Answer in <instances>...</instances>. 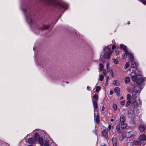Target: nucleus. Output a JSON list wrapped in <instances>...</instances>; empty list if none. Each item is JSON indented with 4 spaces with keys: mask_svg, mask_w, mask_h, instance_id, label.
Listing matches in <instances>:
<instances>
[{
    "mask_svg": "<svg viewBox=\"0 0 146 146\" xmlns=\"http://www.w3.org/2000/svg\"><path fill=\"white\" fill-rule=\"evenodd\" d=\"M111 127V125L109 124L108 126V128L109 129V130H110Z\"/></svg>",
    "mask_w": 146,
    "mask_h": 146,
    "instance_id": "nucleus-54",
    "label": "nucleus"
},
{
    "mask_svg": "<svg viewBox=\"0 0 146 146\" xmlns=\"http://www.w3.org/2000/svg\"><path fill=\"white\" fill-rule=\"evenodd\" d=\"M52 23L51 24V25L50 26V27H52V28L51 29H52V28L53 27H54V25H52L53 24V23H52Z\"/></svg>",
    "mask_w": 146,
    "mask_h": 146,
    "instance_id": "nucleus-61",
    "label": "nucleus"
},
{
    "mask_svg": "<svg viewBox=\"0 0 146 146\" xmlns=\"http://www.w3.org/2000/svg\"><path fill=\"white\" fill-rule=\"evenodd\" d=\"M101 61L102 63H104L105 62V61L104 60H103L102 58L101 59Z\"/></svg>",
    "mask_w": 146,
    "mask_h": 146,
    "instance_id": "nucleus-57",
    "label": "nucleus"
},
{
    "mask_svg": "<svg viewBox=\"0 0 146 146\" xmlns=\"http://www.w3.org/2000/svg\"><path fill=\"white\" fill-rule=\"evenodd\" d=\"M136 70H133L132 72H131L132 73H134V75L132 76L131 78L133 81L134 82H136L138 79V76H142V74L141 70L137 69L136 68Z\"/></svg>",
    "mask_w": 146,
    "mask_h": 146,
    "instance_id": "nucleus-2",
    "label": "nucleus"
},
{
    "mask_svg": "<svg viewBox=\"0 0 146 146\" xmlns=\"http://www.w3.org/2000/svg\"><path fill=\"white\" fill-rule=\"evenodd\" d=\"M103 50L105 52L104 53L102 56L104 59H109L113 52V50H111V51L109 52L107 51L106 50V49H104Z\"/></svg>",
    "mask_w": 146,
    "mask_h": 146,
    "instance_id": "nucleus-3",
    "label": "nucleus"
},
{
    "mask_svg": "<svg viewBox=\"0 0 146 146\" xmlns=\"http://www.w3.org/2000/svg\"><path fill=\"white\" fill-rule=\"evenodd\" d=\"M112 108L114 110H116L117 109V104H113Z\"/></svg>",
    "mask_w": 146,
    "mask_h": 146,
    "instance_id": "nucleus-31",
    "label": "nucleus"
},
{
    "mask_svg": "<svg viewBox=\"0 0 146 146\" xmlns=\"http://www.w3.org/2000/svg\"><path fill=\"white\" fill-rule=\"evenodd\" d=\"M125 120V117L123 115H121L120 117V121H119V123L118 124L120 125V124H121L122 123H124Z\"/></svg>",
    "mask_w": 146,
    "mask_h": 146,
    "instance_id": "nucleus-11",
    "label": "nucleus"
},
{
    "mask_svg": "<svg viewBox=\"0 0 146 146\" xmlns=\"http://www.w3.org/2000/svg\"><path fill=\"white\" fill-rule=\"evenodd\" d=\"M119 48L123 50L125 52V53L126 52H127L128 51L127 49V47L123 44H120Z\"/></svg>",
    "mask_w": 146,
    "mask_h": 146,
    "instance_id": "nucleus-12",
    "label": "nucleus"
},
{
    "mask_svg": "<svg viewBox=\"0 0 146 146\" xmlns=\"http://www.w3.org/2000/svg\"><path fill=\"white\" fill-rule=\"evenodd\" d=\"M109 72L110 73L111 75L112 76V77H113V70L112 69H110L109 70Z\"/></svg>",
    "mask_w": 146,
    "mask_h": 146,
    "instance_id": "nucleus-40",
    "label": "nucleus"
},
{
    "mask_svg": "<svg viewBox=\"0 0 146 146\" xmlns=\"http://www.w3.org/2000/svg\"><path fill=\"white\" fill-rule=\"evenodd\" d=\"M126 55H127L130 61H131L133 60L134 56L133 53L131 52H129V51L126 52L125 53Z\"/></svg>",
    "mask_w": 146,
    "mask_h": 146,
    "instance_id": "nucleus-6",
    "label": "nucleus"
},
{
    "mask_svg": "<svg viewBox=\"0 0 146 146\" xmlns=\"http://www.w3.org/2000/svg\"><path fill=\"white\" fill-rule=\"evenodd\" d=\"M112 43L114 44H116V43H115V40H114V39H113V40H112Z\"/></svg>",
    "mask_w": 146,
    "mask_h": 146,
    "instance_id": "nucleus-59",
    "label": "nucleus"
},
{
    "mask_svg": "<svg viewBox=\"0 0 146 146\" xmlns=\"http://www.w3.org/2000/svg\"><path fill=\"white\" fill-rule=\"evenodd\" d=\"M44 146H49V142L48 141L46 140L44 141Z\"/></svg>",
    "mask_w": 146,
    "mask_h": 146,
    "instance_id": "nucleus-30",
    "label": "nucleus"
},
{
    "mask_svg": "<svg viewBox=\"0 0 146 146\" xmlns=\"http://www.w3.org/2000/svg\"><path fill=\"white\" fill-rule=\"evenodd\" d=\"M115 54L117 55H119V50H115Z\"/></svg>",
    "mask_w": 146,
    "mask_h": 146,
    "instance_id": "nucleus-45",
    "label": "nucleus"
},
{
    "mask_svg": "<svg viewBox=\"0 0 146 146\" xmlns=\"http://www.w3.org/2000/svg\"><path fill=\"white\" fill-rule=\"evenodd\" d=\"M36 48V47H33V50H34V51H35V49Z\"/></svg>",
    "mask_w": 146,
    "mask_h": 146,
    "instance_id": "nucleus-63",
    "label": "nucleus"
},
{
    "mask_svg": "<svg viewBox=\"0 0 146 146\" xmlns=\"http://www.w3.org/2000/svg\"><path fill=\"white\" fill-rule=\"evenodd\" d=\"M136 134L137 133L135 131L132 130L126 133L125 135L126 136V138H128L131 137L135 136Z\"/></svg>",
    "mask_w": 146,
    "mask_h": 146,
    "instance_id": "nucleus-5",
    "label": "nucleus"
},
{
    "mask_svg": "<svg viewBox=\"0 0 146 146\" xmlns=\"http://www.w3.org/2000/svg\"><path fill=\"white\" fill-rule=\"evenodd\" d=\"M137 87V85H136V84H135L134 85V86L133 87V89L132 90L131 92H133L135 93H137L139 92L140 91H139L138 90H136V88Z\"/></svg>",
    "mask_w": 146,
    "mask_h": 146,
    "instance_id": "nucleus-19",
    "label": "nucleus"
},
{
    "mask_svg": "<svg viewBox=\"0 0 146 146\" xmlns=\"http://www.w3.org/2000/svg\"><path fill=\"white\" fill-rule=\"evenodd\" d=\"M120 125L118 124L116 126V129L117 131L119 133H121L123 131L120 129Z\"/></svg>",
    "mask_w": 146,
    "mask_h": 146,
    "instance_id": "nucleus-18",
    "label": "nucleus"
},
{
    "mask_svg": "<svg viewBox=\"0 0 146 146\" xmlns=\"http://www.w3.org/2000/svg\"><path fill=\"white\" fill-rule=\"evenodd\" d=\"M138 89H140V90H141L143 89V87L140 86H138Z\"/></svg>",
    "mask_w": 146,
    "mask_h": 146,
    "instance_id": "nucleus-51",
    "label": "nucleus"
},
{
    "mask_svg": "<svg viewBox=\"0 0 146 146\" xmlns=\"http://www.w3.org/2000/svg\"><path fill=\"white\" fill-rule=\"evenodd\" d=\"M105 107L104 106H103L102 107V111H103L104 110H105Z\"/></svg>",
    "mask_w": 146,
    "mask_h": 146,
    "instance_id": "nucleus-58",
    "label": "nucleus"
},
{
    "mask_svg": "<svg viewBox=\"0 0 146 146\" xmlns=\"http://www.w3.org/2000/svg\"><path fill=\"white\" fill-rule=\"evenodd\" d=\"M113 62L115 64H117L118 62V61L117 59H113Z\"/></svg>",
    "mask_w": 146,
    "mask_h": 146,
    "instance_id": "nucleus-42",
    "label": "nucleus"
},
{
    "mask_svg": "<svg viewBox=\"0 0 146 146\" xmlns=\"http://www.w3.org/2000/svg\"><path fill=\"white\" fill-rule=\"evenodd\" d=\"M125 103V101L123 100L121 102V106H123L124 105Z\"/></svg>",
    "mask_w": 146,
    "mask_h": 146,
    "instance_id": "nucleus-46",
    "label": "nucleus"
},
{
    "mask_svg": "<svg viewBox=\"0 0 146 146\" xmlns=\"http://www.w3.org/2000/svg\"><path fill=\"white\" fill-rule=\"evenodd\" d=\"M94 108V110H96L98 108V103L97 101H92Z\"/></svg>",
    "mask_w": 146,
    "mask_h": 146,
    "instance_id": "nucleus-17",
    "label": "nucleus"
},
{
    "mask_svg": "<svg viewBox=\"0 0 146 146\" xmlns=\"http://www.w3.org/2000/svg\"><path fill=\"white\" fill-rule=\"evenodd\" d=\"M129 66V62H127L124 66V68L125 69H127Z\"/></svg>",
    "mask_w": 146,
    "mask_h": 146,
    "instance_id": "nucleus-32",
    "label": "nucleus"
},
{
    "mask_svg": "<svg viewBox=\"0 0 146 146\" xmlns=\"http://www.w3.org/2000/svg\"><path fill=\"white\" fill-rule=\"evenodd\" d=\"M99 69L100 71H102L104 69V66L103 64L100 63L99 64Z\"/></svg>",
    "mask_w": 146,
    "mask_h": 146,
    "instance_id": "nucleus-26",
    "label": "nucleus"
},
{
    "mask_svg": "<svg viewBox=\"0 0 146 146\" xmlns=\"http://www.w3.org/2000/svg\"><path fill=\"white\" fill-rule=\"evenodd\" d=\"M104 78V76L103 74H101L99 77V80L100 81H102Z\"/></svg>",
    "mask_w": 146,
    "mask_h": 146,
    "instance_id": "nucleus-37",
    "label": "nucleus"
},
{
    "mask_svg": "<svg viewBox=\"0 0 146 146\" xmlns=\"http://www.w3.org/2000/svg\"><path fill=\"white\" fill-rule=\"evenodd\" d=\"M133 105H132L131 106L133 107H137L139 106V104L138 103L136 102H135V103L134 104H133Z\"/></svg>",
    "mask_w": 146,
    "mask_h": 146,
    "instance_id": "nucleus-34",
    "label": "nucleus"
},
{
    "mask_svg": "<svg viewBox=\"0 0 146 146\" xmlns=\"http://www.w3.org/2000/svg\"><path fill=\"white\" fill-rule=\"evenodd\" d=\"M131 95L130 94H128L127 95V99L131 100Z\"/></svg>",
    "mask_w": 146,
    "mask_h": 146,
    "instance_id": "nucleus-39",
    "label": "nucleus"
},
{
    "mask_svg": "<svg viewBox=\"0 0 146 146\" xmlns=\"http://www.w3.org/2000/svg\"><path fill=\"white\" fill-rule=\"evenodd\" d=\"M127 114L129 115V117L131 118H133L135 116V112H127Z\"/></svg>",
    "mask_w": 146,
    "mask_h": 146,
    "instance_id": "nucleus-23",
    "label": "nucleus"
},
{
    "mask_svg": "<svg viewBox=\"0 0 146 146\" xmlns=\"http://www.w3.org/2000/svg\"><path fill=\"white\" fill-rule=\"evenodd\" d=\"M131 62V66L132 67L131 68H129V70L131 71V69L133 68V69L132 70L133 71V70H136V68H137V69H138V68H137V67L138 66V64H137V63L134 61V60H132L131 61H130Z\"/></svg>",
    "mask_w": 146,
    "mask_h": 146,
    "instance_id": "nucleus-7",
    "label": "nucleus"
},
{
    "mask_svg": "<svg viewBox=\"0 0 146 146\" xmlns=\"http://www.w3.org/2000/svg\"><path fill=\"white\" fill-rule=\"evenodd\" d=\"M92 101H97L98 99V94L95 93L93 96H92Z\"/></svg>",
    "mask_w": 146,
    "mask_h": 146,
    "instance_id": "nucleus-15",
    "label": "nucleus"
},
{
    "mask_svg": "<svg viewBox=\"0 0 146 146\" xmlns=\"http://www.w3.org/2000/svg\"><path fill=\"white\" fill-rule=\"evenodd\" d=\"M113 84L115 86H118L120 85V82L117 80H115L113 81Z\"/></svg>",
    "mask_w": 146,
    "mask_h": 146,
    "instance_id": "nucleus-28",
    "label": "nucleus"
},
{
    "mask_svg": "<svg viewBox=\"0 0 146 146\" xmlns=\"http://www.w3.org/2000/svg\"><path fill=\"white\" fill-rule=\"evenodd\" d=\"M95 120L96 121V122L97 123V124H99L100 123V116L98 114H97L96 115V119H95Z\"/></svg>",
    "mask_w": 146,
    "mask_h": 146,
    "instance_id": "nucleus-24",
    "label": "nucleus"
},
{
    "mask_svg": "<svg viewBox=\"0 0 146 146\" xmlns=\"http://www.w3.org/2000/svg\"><path fill=\"white\" fill-rule=\"evenodd\" d=\"M39 133L40 134L38 133H36L34 136V138L36 141H38L39 143L42 146L44 145V139L43 137L45 136L46 133L43 130L41 131V132Z\"/></svg>",
    "mask_w": 146,
    "mask_h": 146,
    "instance_id": "nucleus-1",
    "label": "nucleus"
},
{
    "mask_svg": "<svg viewBox=\"0 0 146 146\" xmlns=\"http://www.w3.org/2000/svg\"><path fill=\"white\" fill-rule=\"evenodd\" d=\"M102 135L103 137L107 139L108 137V130L104 129L102 131Z\"/></svg>",
    "mask_w": 146,
    "mask_h": 146,
    "instance_id": "nucleus-9",
    "label": "nucleus"
},
{
    "mask_svg": "<svg viewBox=\"0 0 146 146\" xmlns=\"http://www.w3.org/2000/svg\"><path fill=\"white\" fill-rule=\"evenodd\" d=\"M27 146H34L33 145H32V144L31 145H28Z\"/></svg>",
    "mask_w": 146,
    "mask_h": 146,
    "instance_id": "nucleus-64",
    "label": "nucleus"
},
{
    "mask_svg": "<svg viewBox=\"0 0 146 146\" xmlns=\"http://www.w3.org/2000/svg\"><path fill=\"white\" fill-rule=\"evenodd\" d=\"M130 78L129 76L126 77L125 78V82L126 84H127L130 81Z\"/></svg>",
    "mask_w": 146,
    "mask_h": 146,
    "instance_id": "nucleus-27",
    "label": "nucleus"
},
{
    "mask_svg": "<svg viewBox=\"0 0 146 146\" xmlns=\"http://www.w3.org/2000/svg\"><path fill=\"white\" fill-rule=\"evenodd\" d=\"M108 80H106V83L105 84V85L106 86H108Z\"/></svg>",
    "mask_w": 146,
    "mask_h": 146,
    "instance_id": "nucleus-52",
    "label": "nucleus"
},
{
    "mask_svg": "<svg viewBox=\"0 0 146 146\" xmlns=\"http://www.w3.org/2000/svg\"><path fill=\"white\" fill-rule=\"evenodd\" d=\"M46 138H48V137H49V135H48L47 134V133H46Z\"/></svg>",
    "mask_w": 146,
    "mask_h": 146,
    "instance_id": "nucleus-60",
    "label": "nucleus"
},
{
    "mask_svg": "<svg viewBox=\"0 0 146 146\" xmlns=\"http://www.w3.org/2000/svg\"><path fill=\"white\" fill-rule=\"evenodd\" d=\"M138 139L140 141H144L146 140V134L141 135L138 138Z\"/></svg>",
    "mask_w": 146,
    "mask_h": 146,
    "instance_id": "nucleus-10",
    "label": "nucleus"
},
{
    "mask_svg": "<svg viewBox=\"0 0 146 146\" xmlns=\"http://www.w3.org/2000/svg\"><path fill=\"white\" fill-rule=\"evenodd\" d=\"M135 112L132 109V108L131 107L129 110L127 112Z\"/></svg>",
    "mask_w": 146,
    "mask_h": 146,
    "instance_id": "nucleus-43",
    "label": "nucleus"
},
{
    "mask_svg": "<svg viewBox=\"0 0 146 146\" xmlns=\"http://www.w3.org/2000/svg\"><path fill=\"white\" fill-rule=\"evenodd\" d=\"M116 141H117V138H115L114 137H113L112 138V139H111V141L112 142H114V141L116 140Z\"/></svg>",
    "mask_w": 146,
    "mask_h": 146,
    "instance_id": "nucleus-48",
    "label": "nucleus"
},
{
    "mask_svg": "<svg viewBox=\"0 0 146 146\" xmlns=\"http://www.w3.org/2000/svg\"><path fill=\"white\" fill-rule=\"evenodd\" d=\"M90 87H89V86H87V89L88 90H89L90 89Z\"/></svg>",
    "mask_w": 146,
    "mask_h": 146,
    "instance_id": "nucleus-62",
    "label": "nucleus"
},
{
    "mask_svg": "<svg viewBox=\"0 0 146 146\" xmlns=\"http://www.w3.org/2000/svg\"><path fill=\"white\" fill-rule=\"evenodd\" d=\"M52 23H51L49 25H44L43 26V27H40L39 28V29L40 30H44V29H48L50 28V26H51V24Z\"/></svg>",
    "mask_w": 146,
    "mask_h": 146,
    "instance_id": "nucleus-13",
    "label": "nucleus"
},
{
    "mask_svg": "<svg viewBox=\"0 0 146 146\" xmlns=\"http://www.w3.org/2000/svg\"><path fill=\"white\" fill-rule=\"evenodd\" d=\"M68 5L63 3H58L56 5V7L58 9H60L62 8H64L66 9H67Z\"/></svg>",
    "mask_w": 146,
    "mask_h": 146,
    "instance_id": "nucleus-4",
    "label": "nucleus"
},
{
    "mask_svg": "<svg viewBox=\"0 0 146 146\" xmlns=\"http://www.w3.org/2000/svg\"><path fill=\"white\" fill-rule=\"evenodd\" d=\"M23 11L24 12H23L26 18L27 19V15L25 13V12H27V9H26L24 8V9H23Z\"/></svg>",
    "mask_w": 146,
    "mask_h": 146,
    "instance_id": "nucleus-36",
    "label": "nucleus"
},
{
    "mask_svg": "<svg viewBox=\"0 0 146 146\" xmlns=\"http://www.w3.org/2000/svg\"><path fill=\"white\" fill-rule=\"evenodd\" d=\"M112 142L113 146H117V141H116V140H115L114 142L113 141Z\"/></svg>",
    "mask_w": 146,
    "mask_h": 146,
    "instance_id": "nucleus-41",
    "label": "nucleus"
},
{
    "mask_svg": "<svg viewBox=\"0 0 146 146\" xmlns=\"http://www.w3.org/2000/svg\"><path fill=\"white\" fill-rule=\"evenodd\" d=\"M140 2L142 3V4L146 5V0H138Z\"/></svg>",
    "mask_w": 146,
    "mask_h": 146,
    "instance_id": "nucleus-35",
    "label": "nucleus"
},
{
    "mask_svg": "<svg viewBox=\"0 0 146 146\" xmlns=\"http://www.w3.org/2000/svg\"><path fill=\"white\" fill-rule=\"evenodd\" d=\"M133 143L134 145H141V142L139 141H133Z\"/></svg>",
    "mask_w": 146,
    "mask_h": 146,
    "instance_id": "nucleus-25",
    "label": "nucleus"
},
{
    "mask_svg": "<svg viewBox=\"0 0 146 146\" xmlns=\"http://www.w3.org/2000/svg\"><path fill=\"white\" fill-rule=\"evenodd\" d=\"M132 102L131 101V100H128L127 102V103L126 105V106L127 107L130 105V104L132 103Z\"/></svg>",
    "mask_w": 146,
    "mask_h": 146,
    "instance_id": "nucleus-29",
    "label": "nucleus"
},
{
    "mask_svg": "<svg viewBox=\"0 0 146 146\" xmlns=\"http://www.w3.org/2000/svg\"><path fill=\"white\" fill-rule=\"evenodd\" d=\"M127 124L126 123H122L120 124V127L121 129L123 130L125 129L127 127Z\"/></svg>",
    "mask_w": 146,
    "mask_h": 146,
    "instance_id": "nucleus-20",
    "label": "nucleus"
},
{
    "mask_svg": "<svg viewBox=\"0 0 146 146\" xmlns=\"http://www.w3.org/2000/svg\"><path fill=\"white\" fill-rule=\"evenodd\" d=\"M101 89V87L99 86H97L96 87L95 92H99Z\"/></svg>",
    "mask_w": 146,
    "mask_h": 146,
    "instance_id": "nucleus-33",
    "label": "nucleus"
},
{
    "mask_svg": "<svg viewBox=\"0 0 146 146\" xmlns=\"http://www.w3.org/2000/svg\"><path fill=\"white\" fill-rule=\"evenodd\" d=\"M109 67V64L108 63H107L106 65V69L107 71H108V68Z\"/></svg>",
    "mask_w": 146,
    "mask_h": 146,
    "instance_id": "nucleus-47",
    "label": "nucleus"
},
{
    "mask_svg": "<svg viewBox=\"0 0 146 146\" xmlns=\"http://www.w3.org/2000/svg\"><path fill=\"white\" fill-rule=\"evenodd\" d=\"M122 135V139H124V138H126V135H125V136H124V135H123V134H122V135Z\"/></svg>",
    "mask_w": 146,
    "mask_h": 146,
    "instance_id": "nucleus-53",
    "label": "nucleus"
},
{
    "mask_svg": "<svg viewBox=\"0 0 146 146\" xmlns=\"http://www.w3.org/2000/svg\"><path fill=\"white\" fill-rule=\"evenodd\" d=\"M133 95H134V96H134V97H133L132 98V100H131L132 102V104H134L135 103V102H136V98H137V97L136 96V94H135L134 95H133V94H132Z\"/></svg>",
    "mask_w": 146,
    "mask_h": 146,
    "instance_id": "nucleus-22",
    "label": "nucleus"
},
{
    "mask_svg": "<svg viewBox=\"0 0 146 146\" xmlns=\"http://www.w3.org/2000/svg\"><path fill=\"white\" fill-rule=\"evenodd\" d=\"M112 44L109 45L108 46L106 47H105L104 48V49H106V51H107L110 52L111 51V46L112 45Z\"/></svg>",
    "mask_w": 146,
    "mask_h": 146,
    "instance_id": "nucleus-21",
    "label": "nucleus"
},
{
    "mask_svg": "<svg viewBox=\"0 0 146 146\" xmlns=\"http://www.w3.org/2000/svg\"><path fill=\"white\" fill-rule=\"evenodd\" d=\"M145 79V77H140L139 78H138L137 82H136V85H140L141 84L143 83L144 81V79Z\"/></svg>",
    "mask_w": 146,
    "mask_h": 146,
    "instance_id": "nucleus-8",
    "label": "nucleus"
},
{
    "mask_svg": "<svg viewBox=\"0 0 146 146\" xmlns=\"http://www.w3.org/2000/svg\"><path fill=\"white\" fill-rule=\"evenodd\" d=\"M116 48V46L115 45H113L112 46V49L113 50Z\"/></svg>",
    "mask_w": 146,
    "mask_h": 146,
    "instance_id": "nucleus-49",
    "label": "nucleus"
},
{
    "mask_svg": "<svg viewBox=\"0 0 146 146\" xmlns=\"http://www.w3.org/2000/svg\"><path fill=\"white\" fill-rule=\"evenodd\" d=\"M36 141L35 139H34L33 137L29 138L28 140V143L31 144H34L35 143Z\"/></svg>",
    "mask_w": 146,
    "mask_h": 146,
    "instance_id": "nucleus-16",
    "label": "nucleus"
},
{
    "mask_svg": "<svg viewBox=\"0 0 146 146\" xmlns=\"http://www.w3.org/2000/svg\"><path fill=\"white\" fill-rule=\"evenodd\" d=\"M114 91L116 93V95L117 96L119 95L120 93V90L119 88L118 87H115L114 89Z\"/></svg>",
    "mask_w": 146,
    "mask_h": 146,
    "instance_id": "nucleus-14",
    "label": "nucleus"
},
{
    "mask_svg": "<svg viewBox=\"0 0 146 146\" xmlns=\"http://www.w3.org/2000/svg\"><path fill=\"white\" fill-rule=\"evenodd\" d=\"M30 21L29 22V24H30L31 23H32L33 22V20L31 19H30Z\"/></svg>",
    "mask_w": 146,
    "mask_h": 146,
    "instance_id": "nucleus-55",
    "label": "nucleus"
},
{
    "mask_svg": "<svg viewBox=\"0 0 146 146\" xmlns=\"http://www.w3.org/2000/svg\"><path fill=\"white\" fill-rule=\"evenodd\" d=\"M133 108L132 109L134 111L135 110H136V109L137 108V107H133Z\"/></svg>",
    "mask_w": 146,
    "mask_h": 146,
    "instance_id": "nucleus-56",
    "label": "nucleus"
},
{
    "mask_svg": "<svg viewBox=\"0 0 146 146\" xmlns=\"http://www.w3.org/2000/svg\"><path fill=\"white\" fill-rule=\"evenodd\" d=\"M113 93V90H111L110 91V95H112Z\"/></svg>",
    "mask_w": 146,
    "mask_h": 146,
    "instance_id": "nucleus-50",
    "label": "nucleus"
},
{
    "mask_svg": "<svg viewBox=\"0 0 146 146\" xmlns=\"http://www.w3.org/2000/svg\"><path fill=\"white\" fill-rule=\"evenodd\" d=\"M125 54L124 53H123V54L122 55L121 58L122 59H125L127 58V57L125 55Z\"/></svg>",
    "mask_w": 146,
    "mask_h": 146,
    "instance_id": "nucleus-38",
    "label": "nucleus"
},
{
    "mask_svg": "<svg viewBox=\"0 0 146 146\" xmlns=\"http://www.w3.org/2000/svg\"><path fill=\"white\" fill-rule=\"evenodd\" d=\"M103 74L104 76H106V71L105 69H103Z\"/></svg>",
    "mask_w": 146,
    "mask_h": 146,
    "instance_id": "nucleus-44",
    "label": "nucleus"
}]
</instances>
